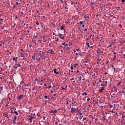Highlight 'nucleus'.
<instances>
[{
  "label": "nucleus",
  "instance_id": "nucleus-21",
  "mask_svg": "<svg viewBox=\"0 0 125 125\" xmlns=\"http://www.w3.org/2000/svg\"><path fill=\"white\" fill-rule=\"evenodd\" d=\"M34 36H35V38H38V33H34Z\"/></svg>",
  "mask_w": 125,
  "mask_h": 125
},
{
  "label": "nucleus",
  "instance_id": "nucleus-46",
  "mask_svg": "<svg viewBox=\"0 0 125 125\" xmlns=\"http://www.w3.org/2000/svg\"><path fill=\"white\" fill-rule=\"evenodd\" d=\"M84 32H86V31H87V29L85 28L84 30Z\"/></svg>",
  "mask_w": 125,
  "mask_h": 125
},
{
  "label": "nucleus",
  "instance_id": "nucleus-50",
  "mask_svg": "<svg viewBox=\"0 0 125 125\" xmlns=\"http://www.w3.org/2000/svg\"><path fill=\"white\" fill-rule=\"evenodd\" d=\"M76 66H78V63H75V67H76Z\"/></svg>",
  "mask_w": 125,
  "mask_h": 125
},
{
  "label": "nucleus",
  "instance_id": "nucleus-52",
  "mask_svg": "<svg viewBox=\"0 0 125 125\" xmlns=\"http://www.w3.org/2000/svg\"><path fill=\"white\" fill-rule=\"evenodd\" d=\"M39 82H41L42 83V82H43V80H40Z\"/></svg>",
  "mask_w": 125,
  "mask_h": 125
},
{
  "label": "nucleus",
  "instance_id": "nucleus-4",
  "mask_svg": "<svg viewBox=\"0 0 125 125\" xmlns=\"http://www.w3.org/2000/svg\"><path fill=\"white\" fill-rule=\"evenodd\" d=\"M76 110L77 109L75 107H72L71 108V113H75L76 112Z\"/></svg>",
  "mask_w": 125,
  "mask_h": 125
},
{
  "label": "nucleus",
  "instance_id": "nucleus-42",
  "mask_svg": "<svg viewBox=\"0 0 125 125\" xmlns=\"http://www.w3.org/2000/svg\"><path fill=\"white\" fill-rule=\"evenodd\" d=\"M119 26L120 27V28H122V24H119Z\"/></svg>",
  "mask_w": 125,
  "mask_h": 125
},
{
  "label": "nucleus",
  "instance_id": "nucleus-30",
  "mask_svg": "<svg viewBox=\"0 0 125 125\" xmlns=\"http://www.w3.org/2000/svg\"><path fill=\"white\" fill-rule=\"evenodd\" d=\"M39 24H40V23L39 22H38V21L36 22V25H39Z\"/></svg>",
  "mask_w": 125,
  "mask_h": 125
},
{
  "label": "nucleus",
  "instance_id": "nucleus-43",
  "mask_svg": "<svg viewBox=\"0 0 125 125\" xmlns=\"http://www.w3.org/2000/svg\"><path fill=\"white\" fill-rule=\"evenodd\" d=\"M98 61H99V62H100V61H101V59H98Z\"/></svg>",
  "mask_w": 125,
  "mask_h": 125
},
{
  "label": "nucleus",
  "instance_id": "nucleus-32",
  "mask_svg": "<svg viewBox=\"0 0 125 125\" xmlns=\"http://www.w3.org/2000/svg\"><path fill=\"white\" fill-rule=\"evenodd\" d=\"M32 59H36V57L35 56H32Z\"/></svg>",
  "mask_w": 125,
  "mask_h": 125
},
{
  "label": "nucleus",
  "instance_id": "nucleus-6",
  "mask_svg": "<svg viewBox=\"0 0 125 125\" xmlns=\"http://www.w3.org/2000/svg\"><path fill=\"white\" fill-rule=\"evenodd\" d=\"M48 53H50L51 54H54V51L52 50H49L47 51Z\"/></svg>",
  "mask_w": 125,
  "mask_h": 125
},
{
  "label": "nucleus",
  "instance_id": "nucleus-12",
  "mask_svg": "<svg viewBox=\"0 0 125 125\" xmlns=\"http://www.w3.org/2000/svg\"><path fill=\"white\" fill-rule=\"evenodd\" d=\"M53 39H55V40H56L57 42H58V41H59V39H58V36H57V35H55V37H53Z\"/></svg>",
  "mask_w": 125,
  "mask_h": 125
},
{
  "label": "nucleus",
  "instance_id": "nucleus-28",
  "mask_svg": "<svg viewBox=\"0 0 125 125\" xmlns=\"http://www.w3.org/2000/svg\"><path fill=\"white\" fill-rule=\"evenodd\" d=\"M49 113H53V110H50L49 111Z\"/></svg>",
  "mask_w": 125,
  "mask_h": 125
},
{
  "label": "nucleus",
  "instance_id": "nucleus-25",
  "mask_svg": "<svg viewBox=\"0 0 125 125\" xmlns=\"http://www.w3.org/2000/svg\"><path fill=\"white\" fill-rule=\"evenodd\" d=\"M46 88H49V89H50V88H51V85H50L49 86H48V87H47Z\"/></svg>",
  "mask_w": 125,
  "mask_h": 125
},
{
  "label": "nucleus",
  "instance_id": "nucleus-47",
  "mask_svg": "<svg viewBox=\"0 0 125 125\" xmlns=\"http://www.w3.org/2000/svg\"><path fill=\"white\" fill-rule=\"evenodd\" d=\"M121 1H122V2H125V0H121Z\"/></svg>",
  "mask_w": 125,
  "mask_h": 125
},
{
  "label": "nucleus",
  "instance_id": "nucleus-11",
  "mask_svg": "<svg viewBox=\"0 0 125 125\" xmlns=\"http://www.w3.org/2000/svg\"><path fill=\"white\" fill-rule=\"evenodd\" d=\"M54 73H55L56 75H58V74H59V72H57V69L56 68L54 69Z\"/></svg>",
  "mask_w": 125,
  "mask_h": 125
},
{
  "label": "nucleus",
  "instance_id": "nucleus-53",
  "mask_svg": "<svg viewBox=\"0 0 125 125\" xmlns=\"http://www.w3.org/2000/svg\"><path fill=\"white\" fill-rule=\"evenodd\" d=\"M55 125H57V124H58L57 121H56V122H55Z\"/></svg>",
  "mask_w": 125,
  "mask_h": 125
},
{
  "label": "nucleus",
  "instance_id": "nucleus-64",
  "mask_svg": "<svg viewBox=\"0 0 125 125\" xmlns=\"http://www.w3.org/2000/svg\"><path fill=\"white\" fill-rule=\"evenodd\" d=\"M123 55L124 56V58H125V54H124Z\"/></svg>",
  "mask_w": 125,
  "mask_h": 125
},
{
  "label": "nucleus",
  "instance_id": "nucleus-60",
  "mask_svg": "<svg viewBox=\"0 0 125 125\" xmlns=\"http://www.w3.org/2000/svg\"><path fill=\"white\" fill-rule=\"evenodd\" d=\"M21 51H24V50L23 49H21Z\"/></svg>",
  "mask_w": 125,
  "mask_h": 125
},
{
  "label": "nucleus",
  "instance_id": "nucleus-55",
  "mask_svg": "<svg viewBox=\"0 0 125 125\" xmlns=\"http://www.w3.org/2000/svg\"><path fill=\"white\" fill-rule=\"evenodd\" d=\"M17 119V117L16 116V117H15V120L16 121Z\"/></svg>",
  "mask_w": 125,
  "mask_h": 125
},
{
  "label": "nucleus",
  "instance_id": "nucleus-17",
  "mask_svg": "<svg viewBox=\"0 0 125 125\" xmlns=\"http://www.w3.org/2000/svg\"><path fill=\"white\" fill-rule=\"evenodd\" d=\"M13 60H14L15 61V62H17V57L16 58H13Z\"/></svg>",
  "mask_w": 125,
  "mask_h": 125
},
{
  "label": "nucleus",
  "instance_id": "nucleus-54",
  "mask_svg": "<svg viewBox=\"0 0 125 125\" xmlns=\"http://www.w3.org/2000/svg\"><path fill=\"white\" fill-rule=\"evenodd\" d=\"M109 47H112V45L111 44H110V45H109Z\"/></svg>",
  "mask_w": 125,
  "mask_h": 125
},
{
  "label": "nucleus",
  "instance_id": "nucleus-39",
  "mask_svg": "<svg viewBox=\"0 0 125 125\" xmlns=\"http://www.w3.org/2000/svg\"><path fill=\"white\" fill-rule=\"evenodd\" d=\"M64 2L66 5H68V4H67V1H65Z\"/></svg>",
  "mask_w": 125,
  "mask_h": 125
},
{
  "label": "nucleus",
  "instance_id": "nucleus-41",
  "mask_svg": "<svg viewBox=\"0 0 125 125\" xmlns=\"http://www.w3.org/2000/svg\"><path fill=\"white\" fill-rule=\"evenodd\" d=\"M120 84H121V82H120L117 84V85H120Z\"/></svg>",
  "mask_w": 125,
  "mask_h": 125
},
{
  "label": "nucleus",
  "instance_id": "nucleus-56",
  "mask_svg": "<svg viewBox=\"0 0 125 125\" xmlns=\"http://www.w3.org/2000/svg\"><path fill=\"white\" fill-rule=\"evenodd\" d=\"M38 42H41V40H38Z\"/></svg>",
  "mask_w": 125,
  "mask_h": 125
},
{
  "label": "nucleus",
  "instance_id": "nucleus-29",
  "mask_svg": "<svg viewBox=\"0 0 125 125\" xmlns=\"http://www.w3.org/2000/svg\"><path fill=\"white\" fill-rule=\"evenodd\" d=\"M16 120L15 119H14L13 120V123H14V124H16Z\"/></svg>",
  "mask_w": 125,
  "mask_h": 125
},
{
  "label": "nucleus",
  "instance_id": "nucleus-48",
  "mask_svg": "<svg viewBox=\"0 0 125 125\" xmlns=\"http://www.w3.org/2000/svg\"><path fill=\"white\" fill-rule=\"evenodd\" d=\"M93 43H94V40L93 41V42H91L92 44H93Z\"/></svg>",
  "mask_w": 125,
  "mask_h": 125
},
{
  "label": "nucleus",
  "instance_id": "nucleus-35",
  "mask_svg": "<svg viewBox=\"0 0 125 125\" xmlns=\"http://www.w3.org/2000/svg\"><path fill=\"white\" fill-rule=\"evenodd\" d=\"M57 112V110H55L53 111V113H56Z\"/></svg>",
  "mask_w": 125,
  "mask_h": 125
},
{
  "label": "nucleus",
  "instance_id": "nucleus-36",
  "mask_svg": "<svg viewBox=\"0 0 125 125\" xmlns=\"http://www.w3.org/2000/svg\"><path fill=\"white\" fill-rule=\"evenodd\" d=\"M44 97V98H45L46 99H47V96L45 95Z\"/></svg>",
  "mask_w": 125,
  "mask_h": 125
},
{
  "label": "nucleus",
  "instance_id": "nucleus-9",
  "mask_svg": "<svg viewBox=\"0 0 125 125\" xmlns=\"http://www.w3.org/2000/svg\"><path fill=\"white\" fill-rule=\"evenodd\" d=\"M60 38V39H62V40H64V36H63V34H59Z\"/></svg>",
  "mask_w": 125,
  "mask_h": 125
},
{
  "label": "nucleus",
  "instance_id": "nucleus-26",
  "mask_svg": "<svg viewBox=\"0 0 125 125\" xmlns=\"http://www.w3.org/2000/svg\"><path fill=\"white\" fill-rule=\"evenodd\" d=\"M2 90V86L0 87V92H1V90Z\"/></svg>",
  "mask_w": 125,
  "mask_h": 125
},
{
  "label": "nucleus",
  "instance_id": "nucleus-38",
  "mask_svg": "<svg viewBox=\"0 0 125 125\" xmlns=\"http://www.w3.org/2000/svg\"><path fill=\"white\" fill-rule=\"evenodd\" d=\"M122 93L124 94L125 95V90H123V91H122Z\"/></svg>",
  "mask_w": 125,
  "mask_h": 125
},
{
  "label": "nucleus",
  "instance_id": "nucleus-22",
  "mask_svg": "<svg viewBox=\"0 0 125 125\" xmlns=\"http://www.w3.org/2000/svg\"><path fill=\"white\" fill-rule=\"evenodd\" d=\"M113 61H115V60H116V55H114V58H113V60H112Z\"/></svg>",
  "mask_w": 125,
  "mask_h": 125
},
{
  "label": "nucleus",
  "instance_id": "nucleus-5",
  "mask_svg": "<svg viewBox=\"0 0 125 125\" xmlns=\"http://www.w3.org/2000/svg\"><path fill=\"white\" fill-rule=\"evenodd\" d=\"M24 51H21V57H25V53Z\"/></svg>",
  "mask_w": 125,
  "mask_h": 125
},
{
  "label": "nucleus",
  "instance_id": "nucleus-2",
  "mask_svg": "<svg viewBox=\"0 0 125 125\" xmlns=\"http://www.w3.org/2000/svg\"><path fill=\"white\" fill-rule=\"evenodd\" d=\"M11 113H13L14 112H15L16 111V107H12L11 109Z\"/></svg>",
  "mask_w": 125,
  "mask_h": 125
},
{
  "label": "nucleus",
  "instance_id": "nucleus-31",
  "mask_svg": "<svg viewBox=\"0 0 125 125\" xmlns=\"http://www.w3.org/2000/svg\"><path fill=\"white\" fill-rule=\"evenodd\" d=\"M60 29L61 30H63V29H64V27H63V26H62Z\"/></svg>",
  "mask_w": 125,
  "mask_h": 125
},
{
  "label": "nucleus",
  "instance_id": "nucleus-1",
  "mask_svg": "<svg viewBox=\"0 0 125 125\" xmlns=\"http://www.w3.org/2000/svg\"><path fill=\"white\" fill-rule=\"evenodd\" d=\"M107 82L105 81V82H103V83L101 84V86H103V87H105V86H107V85H108L107 84ZM104 83H106V84H104Z\"/></svg>",
  "mask_w": 125,
  "mask_h": 125
},
{
  "label": "nucleus",
  "instance_id": "nucleus-27",
  "mask_svg": "<svg viewBox=\"0 0 125 125\" xmlns=\"http://www.w3.org/2000/svg\"><path fill=\"white\" fill-rule=\"evenodd\" d=\"M14 113L15 114H16L17 116L18 115V112H17V111H16V110L15 112H14Z\"/></svg>",
  "mask_w": 125,
  "mask_h": 125
},
{
  "label": "nucleus",
  "instance_id": "nucleus-61",
  "mask_svg": "<svg viewBox=\"0 0 125 125\" xmlns=\"http://www.w3.org/2000/svg\"><path fill=\"white\" fill-rule=\"evenodd\" d=\"M0 21H3V19H1Z\"/></svg>",
  "mask_w": 125,
  "mask_h": 125
},
{
  "label": "nucleus",
  "instance_id": "nucleus-40",
  "mask_svg": "<svg viewBox=\"0 0 125 125\" xmlns=\"http://www.w3.org/2000/svg\"><path fill=\"white\" fill-rule=\"evenodd\" d=\"M70 69H71V70H73V69H74V67H73V66H71V67H70Z\"/></svg>",
  "mask_w": 125,
  "mask_h": 125
},
{
  "label": "nucleus",
  "instance_id": "nucleus-37",
  "mask_svg": "<svg viewBox=\"0 0 125 125\" xmlns=\"http://www.w3.org/2000/svg\"><path fill=\"white\" fill-rule=\"evenodd\" d=\"M78 79H80V81H82V77L80 76V78L78 77Z\"/></svg>",
  "mask_w": 125,
  "mask_h": 125
},
{
  "label": "nucleus",
  "instance_id": "nucleus-34",
  "mask_svg": "<svg viewBox=\"0 0 125 125\" xmlns=\"http://www.w3.org/2000/svg\"><path fill=\"white\" fill-rule=\"evenodd\" d=\"M74 80H75V78H74L70 79V81H74Z\"/></svg>",
  "mask_w": 125,
  "mask_h": 125
},
{
  "label": "nucleus",
  "instance_id": "nucleus-3",
  "mask_svg": "<svg viewBox=\"0 0 125 125\" xmlns=\"http://www.w3.org/2000/svg\"><path fill=\"white\" fill-rule=\"evenodd\" d=\"M25 91L26 92H31L32 91V90L30 89V88H25Z\"/></svg>",
  "mask_w": 125,
  "mask_h": 125
},
{
  "label": "nucleus",
  "instance_id": "nucleus-23",
  "mask_svg": "<svg viewBox=\"0 0 125 125\" xmlns=\"http://www.w3.org/2000/svg\"><path fill=\"white\" fill-rule=\"evenodd\" d=\"M28 95L27 96H29V97H31V94L30 93V92H28Z\"/></svg>",
  "mask_w": 125,
  "mask_h": 125
},
{
  "label": "nucleus",
  "instance_id": "nucleus-57",
  "mask_svg": "<svg viewBox=\"0 0 125 125\" xmlns=\"http://www.w3.org/2000/svg\"><path fill=\"white\" fill-rule=\"evenodd\" d=\"M65 46H66V47L68 46V44H65Z\"/></svg>",
  "mask_w": 125,
  "mask_h": 125
},
{
  "label": "nucleus",
  "instance_id": "nucleus-51",
  "mask_svg": "<svg viewBox=\"0 0 125 125\" xmlns=\"http://www.w3.org/2000/svg\"><path fill=\"white\" fill-rule=\"evenodd\" d=\"M92 37V35H91L89 36V38H91Z\"/></svg>",
  "mask_w": 125,
  "mask_h": 125
},
{
  "label": "nucleus",
  "instance_id": "nucleus-20",
  "mask_svg": "<svg viewBox=\"0 0 125 125\" xmlns=\"http://www.w3.org/2000/svg\"><path fill=\"white\" fill-rule=\"evenodd\" d=\"M99 51V53H103V51H100V49L98 50Z\"/></svg>",
  "mask_w": 125,
  "mask_h": 125
},
{
  "label": "nucleus",
  "instance_id": "nucleus-8",
  "mask_svg": "<svg viewBox=\"0 0 125 125\" xmlns=\"http://www.w3.org/2000/svg\"><path fill=\"white\" fill-rule=\"evenodd\" d=\"M33 119H35L34 117H30L28 119V121L30 123H32V120H33Z\"/></svg>",
  "mask_w": 125,
  "mask_h": 125
},
{
  "label": "nucleus",
  "instance_id": "nucleus-18",
  "mask_svg": "<svg viewBox=\"0 0 125 125\" xmlns=\"http://www.w3.org/2000/svg\"><path fill=\"white\" fill-rule=\"evenodd\" d=\"M86 45H87L88 47H90V46L89 45V43L87 42L86 43Z\"/></svg>",
  "mask_w": 125,
  "mask_h": 125
},
{
  "label": "nucleus",
  "instance_id": "nucleus-49",
  "mask_svg": "<svg viewBox=\"0 0 125 125\" xmlns=\"http://www.w3.org/2000/svg\"><path fill=\"white\" fill-rule=\"evenodd\" d=\"M0 75H2V72L0 71Z\"/></svg>",
  "mask_w": 125,
  "mask_h": 125
},
{
  "label": "nucleus",
  "instance_id": "nucleus-14",
  "mask_svg": "<svg viewBox=\"0 0 125 125\" xmlns=\"http://www.w3.org/2000/svg\"><path fill=\"white\" fill-rule=\"evenodd\" d=\"M16 65L18 67H22V65H21V64L19 63V62H18V63H17Z\"/></svg>",
  "mask_w": 125,
  "mask_h": 125
},
{
  "label": "nucleus",
  "instance_id": "nucleus-10",
  "mask_svg": "<svg viewBox=\"0 0 125 125\" xmlns=\"http://www.w3.org/2000/svg\"><path fill=\"white\" fill-rule=\"evenodd\" d=\"M23 96H24V95H20L19 97V98H18V100H21V99H22V98H23Z\"/></svg>",
  "mask_w": 125,
  "mask_h": 125
},
{
  "label": "nucleus",
  "instance_id": "nucleus-44",
  "mask_svg": "<svg viewBox=\"0 0 125 125\" xmlns=\"http://www.w3.org/2000/svg\"><path fill=\"white\" fill-rule=\"evenodd\" d=\"M65 42H64V43H62V45H65Z\"/></svg>",
  "mask_w": 125,
  "mask_h": 125
},
{
  "label": "nucleus",
  "instance_id": "nucleus-63",
  "mask_svg": "<svg viewBox=\"0 0 125 125\" xmlns=\"http://www.w3.org/2000/svg\"><path fill=\"white\" fill-rule=\"evenodd\" d=\"M51 93H53V91H51Z\"/></svg>",
  "mask_w": 125,
  "mask_h": 125
},
{
  "label": "nucleus",
  "instance_id": "nucleus-58",
  "mask_svg": "<svg viewBox=\"0 0 125 125\" xmlns=\"http://www.w3.org/2000/svg\"><path fill=\"white\" fill-rule=\"evenodd\" d=\"M45 41H46V40H45L44 38H43V42H44Z\"/></svg>",
  "mask_w": 125,
  "mask_h": 125
},
{
  "label": "nucleus",
  "instance_id": "nucleus-16",
  "mask_svg": "<svg viewBox=\"0 0 125 125\" xmlns=\"http://www.w3.org/2000/svg\"><path fill=\"white\" fill-rule=\"evenodd\" d=\"M17 67H18L17 65L15 64V65H14L13 68H14V69H17V68H18Z\"/></svg>",
  "mask_w": 125,
  "mask_h": 125
},
{
  "label": "nucleus",
  "instance_id": "nucleus-45",
  "mask_svg": "<svg viewBox=\"0 0 125 125\" xmlns=\"http://www.w3.org/2000/svg\"><path fill=\"white\" fill-rule=\"evenodd\" d=\"M89 100H90V98H88V99H87V101H89Z\"/></svg>",
  "mask_w": 125,
  "mask_h": 125
},
{
  "label": "nucleus",
  "instance_id": "nucleus-13",
  "mask_svg": "<svg viewBox=\"0 0 125 125\" xmlns=\"http://www.w3.org/2000/svg\"><path fill=\"white\" fill-rule=\"evenodd\" d=\"M4 44V42H0V46H2Z\"/></svg>",
  "mask_w": 125,
  "mask_h": 125
},
{
  "label": "nucleus",
  "instance_id": "nucleus-15",
  "mask_svg": "<svg viewBox=\"0 0 125 125\" xmlns=\"http://www.w3.org/2000/svg\"><path fill=\"white\" fill-rule=\"evenodd\" d=\"M62 89H64V90L67 89V85H66L64 88V87L62 86Z\"/></svg>",
  "mask_w": 125,
  "mask_h": 125
},
{
  "label": "nucleus",
  "instance_id": "nucleus-62",
  "mask_svg": "<svg viewBox=\"0 0 125 125\" xmlns=\"http://www.w3.org/2000/svg\"><path fill=\"white\" fill-rule=\"evenodd\" d=\"M80 24H83V21H80Z\"/></svg>",
  "mask_w": 125,
  "mask_h": 125
},
{
  "label": "nucleus",
  "instance_id": "nucleus-59",
  "mask_svg": "<svg viewBox=\"0 0 125 125\" xmlns=\"http://www.w3.org/2000/svg\"><path fill=\"white\" fill-rule=\"evenodd\" d=\"M16 4H17V5H18V4H19L18 2H16Z\"/></svg>",
  "mask_w": 125,
  "mask_h": 125
},
{
  "label": "nucleus",
  "instance_id": "nucleus-24",
  "mask_svg": "<svg viewBox=\"0 0 125 125\" xmlns=\"http://www.w3.org/2000/svg\"><path fill=\"white\" fill-rule=\"evenodd\" d=\"M87 95V93H86V92H84V93H83V94H82V95Z\"/></svg>",
  "mask_w": 125,
  "mask_h": 125
},
{
  "label": "nucleus",
  "instance_id": "nucleus-7",
  "mask_svg": "<svg viewBox=\"0 0 125 125\" xmlns=\"http://www.w3.org/2000/svg\"><path fill=\"white\" fill-rule=\"evenodd\" d=\"M104 89H105V88L104 87H102L101 89H99V91L100 93H102Z\"/></svg>",
  "mask_w": 125,
  "mask_h": 125
},
{
  "label": "nucleus",
  "instance_id": "nucleus-19",
  "mask_svg": "<svg viewBox=\"0 0 125 125\" xmlns=\"http://www.w3.org/2000/svg\"><path fill=\"white\" fill-rule=\"evenodd\" d=\"M113 88L114 89V91H116V92H117V90H118V89L117 88H116V87H115V86H113Z\"/></svg>",
  "mask_w": 125,
  "mask_h": 125
},
{
  "label": "nucleus",
  "instance_id": "nucleus-33",
  "mask_svg": "<svg viewBox=\"0 0 125 125\" xmlns=\"http://www.w3.org/2000/svg\"><path fill=\"white\" fill-rule=\"evenodd\" d=\"M86 120V118H83V122H84V120Z\"/></svg>",
  "mask_w": 125,
  "mask_h": 125
}]
</instances>
